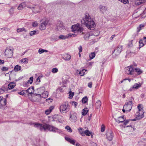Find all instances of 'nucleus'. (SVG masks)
Masks as SVG:
<instances>
[{
  "mask_svg": "<svg viewBox=\"0 0 146 146\" xmlns=\"http://www.w3.org/2000/svg\"><path fill=\"white\" fill-rule=\"evenodd\" d=\"M70 94L69 95V98L71 99L72 98L73 96L74 95V92H70Z\"/></svg>",
  "mask_w": 146,
  "mask_h": 146,
  "instance_id": "603ef678",
  "label": "nucleus"
},
{
  "mask_svg": "<svg viewBox=\"0 0 146 146\" xmlns=\"http://www.w3.org/2000/svg\"><path fill=\"white\" fill-rule=\"evenodd\" d=\"M78 49L79 50V53H80L82 52V48L81 46H80L78 48Z\"/></svg>",
  "mask_w": 146,
  "mask_h": 146,
  "instance_id": "69168bd1",
  "label": "nucleus"
},
{
  "mask_svg": "<svg viewBox=\"0 0 146 146\" xmlns=\"http://www.w3.org/2000/svg\"><path fill=\"white\" fill-rule=\"evenodd\" d=\"M58 71V68H53L52 69L51 72L52 73H57Z\"/></svg>",
  "mask_w": 146,
  "mask_h": 146,
  "instance_id": "de8ad7c7",
  "label": "nucleus"
},
{
  "mask_svg": "<svg viewBox=\"0 0 146 146\" xmlns=\"http://www.w3.org/2000/svg\"><path fill=\"white\" fill-rule=\"evenodd\" d=\"M119 1H120L121 2L123 3L124 4H125L129 3L128 0H118Z\"/></svg>",
  "mask_w": 146,
  "mask_h": 146,
  "instance_id": "864d4df0",
  "label": "nucleus"
},
{
  "mask_svg": "<svg viewBox=\"0 0 146 146\" xmlns=\"http://www.w3.org/2000/svg\"><path fill=\"white\" fill-rule=\"evenodd\" d=\"M76 36V35L75 34L69 33L65 36L63 35H60L59 36V38L62 40H65L66 38H68L72 37H75Z\"/></svg>",
  "mask_w": 146,
  "mask_h": 146,
  "instance_id": "1a4fd4ad",
  "label": "nucleus"
},
{
  "mask_svg": "<svg viewBox=\"0 0 146 146\" xmlns=\"http://www.w3.org/2000/svg\"><path fill=\"white\" fill-rule=\"evenodd\" d=\"M30 125H33L34 127L37 128L41 131H46V130L48 129L50 131L56 132L58 130L57 128L46 123L40 124L34 123H30Z\"/></svg>",
  "mask_w": 146,
  "mask_h": 146,
  "instance_id": "f257e3e1",
  "label": "nucleus"
},
{
  "mask_svg": "<svg viewBox=\"0 0 146 146\" xmlns=\"http://www.w3.org/2000/svg\"><path fill=\"white\" fill-rule=\"evenodd\" d=\"M28 60L26 58H23L20 61V63H24L25 64L27 63Z\"/></svg>",
  "mask_w": 146,
  "mask_h": 146,
  "instance_id": "e433bc0d",
  "label": "nucleus"
},
{
  "mask_svg": "<svg viewBox=\"0 0 146 146\" xmlns=\"http://www.w3.org/2000/svg\"><path fill=\"white\" fill-rule=\"evenodd\" d=\"M129 120H127L125 121L124 120V121L123 122L124 125H126L129 123Z\"/></svg>",
  "mask_w": 146,
  "mask_h": 146,
  "instance_id": "0e129e2a",
  "label": "nucleus"
},
{
  "mask_svg": "<svg viewBox=\"0 0 146 146\" xmlns=\"http://www.w3.org/2000/svg\"><path fill=\"white\" fill-rule=\"evenodd\" d=\"M44 88L42 87L37 89L38 92V93L42 94L44 91Z\"/></svg>",
  "mask_w": 146,
  "mask_h": 146,
  "instance_id": "f704fd0d",
  "label": "nucleus"
},
{
  "mask_svg": "<svg viewBox=\"0 0 146 146\" xmlns=\"http://www.w3.org/2000/svg\"><path fill=\"white\" fill-rule=\"evenodd\" d=\"M17 93L20 95L25 96L27 94L26 91L25 90H23L21 92H17Z\"/></svg>",
  "mask_w": 146,
  "mask_h": 146,
  "instance_id": "473e14b6",
  "label": "nucleus"
},
{
  "mask_svg": "<svg viewBox=\"0 0 146 146\" xmlns=\"http://www.w3.org/2000/svg\"><path fill=\"white\" fill-rule=\"evenodd\" d=\"M72 31L75 33L78 34L82 33L84 34V29L82 25L79 23H77L76 24L72 25L71 28Z\"/></svg>",
  "mask_w": 146,
  "mask_h": 146,
  "instance_id": "7ed1b4c3",
  "label": "nucleus"
},
{
  "mask_svg": "<svg viewBox=\"0 0 146 146\" xmlns=\"http://www.w3.org/2000/svg\"><path fill=\"white\" fill-rule=\"evenodd\" d=\"M77 114L75 113H71L70 115V119L72 121L76 122L77 119Z\"/></svg>",
  "mask_w": 146,
  "mask_h": 146,
  "instance_id": "2eb2a0df",
  "label": "nucleus"
},
{
  "mask_svg": "<svg viewBox=\"0 0 146 146\" xmlns=\"http://www.w3.org/2000/svg\"><path fill=\"white\" fill-rule=\"evenodd\" d=\"M33 80V77H31L29 79V80L28 81V82H27V83H26V85L27 84H28L29 83H30V84H32Z\"/></svg>",
  "mask_w": 146,
  "mask_h": 146,
  "instance_id": "37998d69",
  "label": "nucleus"
},
{
  "mask_svg": "<svg viewBox=\"0 0 146 146\" xmlns=\"http://www.w3.org/2000/svg\"><path fill=\"white\" fill-rule=\"evenodd\" d=\"M141 84L140 83L139 84H135L132 87H131L129 90V91H132L134 89H138L141 86Z\"/></svg>",
  "mask_w": 146,
  "mask_h": 146,
  "instance_id": "6ab92c4d",
  "label": "nucleus"
},
{
  "mask_svg": "<svg viewBox=\"0 0 146 146\" xmlns=\"http://www.w3.org/2000/svg\"><path fill=\"white\" fill-rule=\"evenodd\" d=\"M65 139L66 140L70 142V143L73 145L75 144V141L74 140L68 137H65Z\"/></svg>",
  "mask_w": 146,
  "mask_h": 146,
  "instance_id": "393cba45",
  "label": "nucleus"
},
{
  "mask_svg": "<svg viewBox=\"0 0 146 146\" xmlns=\"http://www.w3.org/2000/svg\"><path fill=\"white\" fill-rule=\"evenodd\" d=\"M106 135V138L110 141L112 139L114 136L113 132L111 130H109L107 131Z\"/></svg>",
  "mask_w": 146,
  "mask_h": 146,
  "instance_id": "f8f14e48",
  "label": "nucleus"
},
{
  "mask_svg": "<svg viewBox=\"0 0 146 146\" xmlns=\"http://www.w3.org/2000/svg\"><path fill=\"white\" fill-rule=\"evenodd\" d=\"M92 82H90L88 83V86L90 88H91L92 87Z\"/></svg>",
  "mask_w": 146,
  "mask_h": 146,
  "instance_id": "774afa93",
  "label": "nucleus"
},
{
  "mask_svg": "<svg viewBox=\"0 0 146 146\" xmlns=\"http://www.w3.org/2000/svg\"><path fill=\"white\" fill-rule=\"evenodd\" d=\"M72 105L74 106L76 108L77 105L78 103L77 102L74 101L72 102Z\"/></svg>",
  "mask_w": 146,
  "mask_h": 146,
  "instance_id": "13d9d810",
  "label": "nucleus"
},
{
  "mask_svg": "<svg viewBox=\"0 0 146 146\" xmlns=\"http://www.w3.org/2000/svg\"><path fill=\"white\" fill-rule=\"evenodd\" d=\"M15 8L14 7H12L9 11V12L11 15H12L14 13Z\"/></svg>",
  "mask_w": 146,
  "mask_h": 146,
  "instance_id": "4c0bfd02",
  "label": "nucleus"
},
{
  "mask_svg": "<svg viewBox=\"0 0 146 146\" xmlns=\"http://www.w3.org/2000/svg\"><path fill=\"white\" fill-rule=\"evenodd\" d=\"M95 56V54L94 52H92L89 55V57L91 59L94 58Z\"/></svg>",
  "mask_w": 146,
  "mask_h": 146,
  "instance_id": "c03bdc74",
  "label": "nucleus"
},
{
  "mask_svg": "<svg viewBox=\"0 0 146 146\" xmlns=\"http://www.w3.org/2000/svg\"><path fill=\"white\" fill-rule=\"evenodd\" d=\"M7 100L5 98H2L0 102V104L2 106H5L6 104Z\"/></svg>",
  "mask_w": 146,
  "mask_h": 146,
  "instance_id": "a878e982",
  "label": "nucleus"
},
{
  "mask_svg": "<svg viewBox=\"0 0 146 146\" xmlns=\"http://www.w3.org/2000/svg\"><path fill=\"white\" fill-rule=\"evenodd\" d=\"M38 25V23L36 21H35L32 23V26L33 27H36Z\"/></svg>",
  "mask_w": 146,
  "mask_h": 146,
  "instance_id": "052dcab7",
  "label": "nucleus"
},
{
  "mask_svg": "<svg viewBox=\"0 0 146 146\" xmlns=\"http://www.w3.org/2000/svg\"><path fill=\"white\" fill-rule=\"evenodd\" d=\"M86 71V70L84 69H82L80 71H79L78 70H77V73L78 72L79 74L81 76H83L84 74Z\"/></svg>",
  "mask_w": 146,
  "mask_h": 146,
  "instance_id": "7c9ffc66",
  "label": "nucleus"
},
{
  "mask_svg": "<svg viewBox=\"0 0 146 146\" xmlns=\"http://www.w3.org/2000/svg\"><path fill=\"white\" fill-rule=\"evenodd\" d=\"M144 112L143 111H141L140 112L139 110L136 114V118L137 119H140L144 117Z\"/></svg>",
  "mask_w": 146,
  "mask_h": 146,
  "instance_id": "4468645a",
  "label": "nucleus"
},
{
  "mask_svg": "<svg viewBox=\"0 0 146 146\" xmlns=\"http://www.w3.org/2000/svg\"><path fill=\"white\" fill-rule=\"evenodd\" d=\"M37 31H31L30 33V35L31 36H32L33 35H35L36 34Z\"/></svg>",
  "mask_w": 146,
  "mask_h": 146,
  "instance_id": "8fccbe9b",
  "label": "nucleus"
},
{
  "mask_svg": "<svg viewBox=\"0 0 146 146\" xmlns=\"http://www.w3.org/2000/svg\"><path fill=\"white\" fill-rule=\"evenodd\" d=\"M134 72H137L138 75L141 74L142 73V71L139 68H134Z\"/></svg>",
  "mask_w": 146,
  "mask_h": 146,
  "instance_id": "c756f323",
  "label": "nucleus"
},
{
  "mask_svg": "<svg viewBox=\"0 0 146 146\" xmlns=\"http://www.w3.org/2000/svg\"><path fill=\"white\" fill-rule=\"evenodd\" d=\"M21 68V67L18 65H17L15 66L14 68V70L15 72H17L20 70Z\"/></svg>",
  "mask_w": 146,
  "mask_h": 146,
  "instance_id": "58836bf2",
  "label": "nucleus"
},
{
  "mask_svg": "<svg viewBox=\"0 0 146 146\" xmlns=\"http://www.w3.org/2000/svg\"><path fill=\"white\" fill-rule=\"evenodd\" d=\"M41 94L38 93V94H36V93H35L34 95L35 96H37L39 98H40L42 96H41Z\"/></svg>",
  "mask_w": 146,
  "mask_h": 146,
  "instance_id": "e2e57ef3",
  "label": "nucleus"
},
{
  "mask_svg": "<svg viewBox=\"0 0 146 146\" xmlns=\"http://www.w3.org/2000/svg\"><path fill=\"white\" fill-rule=\"evenodd\" d=\"M1 70L3 71H6L8 70V68L7 67L4 66L1 68Z\"/></svg>",
  "mask_w": 146,
  "mask_h": 146,
  "instance_id": "680f3d73",
  "label": "nucleus"
},
{
  "mask_svg": "<svg viewBox=\"0 0 146 146\" xmlns=\"http://www.w3.org/2000/svg\"><path fill=\"white\" fill-rule=\"evenodd\" d=\"M70 109V105L68 102H65L63 103L60 106L59 110L62 113L64 112H68Z\"/></svg>",
  "mask_w": 146,
  "mask_h": 146,
  "instance_id": "20e7f679",
  "label": "nucleus"
},
{
  "mask_svg": "<svg viewBox=\"0 0 146 146\" xmlns=\"http://www.w3.org/2000/svg\"><path fill=\"white\" fill-rule=\"evenodd\" d=\"M136 4L137 5H141V4H142V2H141V1H140V0H139L138 1H137V2L136 3Z\"/></svg>",
  "mask_w": 146,
  "mask_h": 146,
  "instance_id": "338daca9",
  "label": "nucleus"
},
{
  "mask_svg": "<svg viewBox=\"0 0 146 146\" xmlns=\"http://www.w3.org/2000/svg\"><path fill=\"white\" fill-rule=\"evenodd\" d=\"M16 86V83L15 82H12L9 84L8 85V88L9 89H11L14 88Z\"/></svg>",
  "mask_w": 146,
  "mask_h": 146,
  "instance_id": "4be33fe9",
  "label": "nucleus"
},
{
  "mask_svg": "<svg viewBox=\"0 0 146 146\" xmlns=\"http://www.w3.org/2000/svg\"><path fill=\"white\" fill-rule=\"evenodd\" d=\"M133 40H132L131 41H129V43L128 44V48L129 47H132V41Z\"/></svg>",
  "mask_w": 146,
  "mask_h": 146,
  "instance_id": "3c124183",
  "label": "nucleus"
},
{
  "mask_svg": "<svg viewBox=\"0 0 146 146\" xmlns=\"http://www.w3.org/2000/svg\"><path fill=\"white\" fill-rule=\"evenodd\" d=\"M139 146H146V140L144 138H142L140 141L138 142Z\"/></svg>",
  "mask_w": 146,
  "mask_h": 146,
  "instance_id": "f3484780",
  "label": "nucleus"
},
{
  "mask_svg": "<svg viewBox=\"0 0 146 146\" xmlns=\"http://www.w3.org/2000/svg\"><path fill=\"white\" fill-rule=\"evenodd\" d=\"M100 12L103 14L106 13L108 11L107 7L106 6L100 5L98 7Z\"/></svg>",
  "mask_w": 146,
  "mask_h": 146,
  "instance_id": "dca6fc26",
  "label": "nucleus"
},
{
  "mask_svg": "<svg viewBox=\"0 0 146 146\" xmlns=\"http://www.w3.org/2000/svg\"><path fill=\"white\" fill-rule=\"evenodd\" d=\"M105 127L104 125H102L101 126V132H103L105 131Z\"/></svg>",
  "mask_w": 146,
  "mask_h": 146,
  "instance_id": "4d7b16f0",
  "label": "nucleus"
},
{
  "mask_svg": "<svg viewBox=\"0 0 146 146\" xmlns=\"http://www.w3.org/2000/svg\"><path fill=\"white\" fill-rule=\"evenodd\" d=\"M57 22L56 29L57 31H60L63 29V23L59 20H57Z\"/></svg>",
  "mask_w": 146,
  "mask_h": 146,
  "instance_id": "9b49d317",
  "label": "nucleus"
},
{
  "mask_svg": "<svg viewBox=\"0 0 146 146\" xmlns=\"http://www.w3.org/2000/svg\"><path fill=\"white\" fill-rule=\"evenodd\" d=\"M27 94L28 95H32L34 92V87H31L29 88L27 90H26Z\"/></svg>",
  "mask_w": 146,
  "mask_h": 146,
  "instance_id": "a211bd4d",
  "label": "nucleus"
},
{
  "mask_svg": "<svg viewBox=\"0 0 146 146\" xmlns=\"http://www.w3.org/2000/svg\"><path fill=\"white\" fill-rule=\"evenodd\" d=\"M145 26L143 24H140L137 28V32L139 33L141 30L143 29Z\"/></svg>",
  "mask_w": 146,
  "mask_h": 146,
  "instance_id": "c85d7f7f",
  "label": "nucleus"
},
{
  "mask_svg": "<svg viewBox=\"0 0 146 146\" xmlns=\"http://www.w3.org/2000/svg\"><path fill=\"white\" fill-rule=\"evenodd\" d=\"M84 134H85L87 136H90L91 134V132L88 130H86L84 132Z\"/></svg>",
  "mask_w": 146,
  "mask_h": 146,
  "instance_id": "79ce46f5",
  "label": "nucleus"
},
{
  "mask_svg": "<svg viewBox=\"0 0 146 146\" xmlns=\"http://www.w3.org/2000/svg\"><path fill=\"white\" fill-rule=\"evenodd\" d=\"M82 23H83L88 29L93 30L96 26L95 23L91 18L88 13H86L85 15V18L82 20Z\"/></svg>",
  "mask_w": 146,
  "mask_h": 146,
  "instance_id": "f03ea898",
  "label": "nucleus"
},
{
  "mask_svg": "<svg viewBox=\"0 0 146 146\" xmlns=\"http://www.w3.org/2000/svg\"><path fill=\"white\" fill-rule=\"evenodd\" d=\"M65 128L66 129L67 131L69 132H71L72 131L71 128L68 126H66L65 127Z\"/></svg>",
  "mask_w": 146,
  "mask_h": 146,
  "instance_id": "49530a36",
  "label": "nucleus"
},
{
  "mask_svg": "<svg viewBox=\"0 0 146 146\" xmlns=\"http://www.w3.org/2000/svg\"><path fill=\"white\" fill-rule=\"evenodd\" d=\"M44 52V49L42 48H40L38 50V52L40 54Z\"/></svg>",
  "mask_w": 146,
  "mask_h": 146,
  "instance_id": "6e6d98bb",
  "label": "nucleus"
},
{
  "mask_svg": "<svg viewBox=\"0 0 146 146\" xmlns=\"http://www.w3.org/2000/svg\"><path fill=\"white\" fill-rule=\"evenodd\" d=\"M54 106H50L48 109H47L45 111V113L47 115H48L52 111V110L54 109Z\"/></svg>",
  "mask_w": 146,
  "mask_h": 146,
  "instance_id": "5701e85b",
  "label": "nucleus"
},
{
  "mask_svg": "<svg viewBox=\"0 0 146 146\" xmlns=\"http://www.w3.org/2000/svg\"><path fill=\"white\" fill-rule=\"evenodd\" d=\"M133 99V97H131L130 101L126 102L123 106V108L126 109L127 112H129L133 106L132 102Z\"/></svg>",
  "mask_w": 146,
  "mask_h": 146,
  "instance_id": "39448f33",
  "label": "nucleus"
},
{
  "mask_svg": "<svg viewBox=\"0 0 146 146\" xmlns=\"http://www.w3.org/2000/svg\"><path fill=\"white\" fill-rule=\"evenodd\" d=\"M71 58V56L68 54H66L64 56L62 57V58L65 60H69Z\"/></svg>",
  "mask_w": 146,
  "mask_h": 146,
  "instance_id": "bb28decb",
  "label": "nucleus"
},
{
  "mask_svg": "<svg viewBox=\"0 0 146 146\" xmlns=\"http://www.w3.org/2000/svg\"><path fill=\"white\" fill-rule=\"evenodd\" d=\"M116 121L118 123L123 122L124 121V116H123L119 117L118 119H115Z\"/></svg>",
  "mask_w": 146,
  "mask_h": 146,
  "instance_id": "412c9836",
  "label": "nucleus"
},
{
  "mask_svg": "<svg viewBox=\"0 0 146 146\" xmlns=\"http://www.w3.org/2000/svg\"><path fill=\"white\" fill-rule=\"evenodd\" d=\"M92 35L89 33H87L84 35V38L85 40H88L90 36Z\"/></svg>",
  "mask_w": 146,
  "mask_h": 146,
  "instance_id": "72a5a7b5",
  "label": "nucleus"
},
{
  "mask_svg": "<svg viewBox=\"0 0 146 146\" xmlns=\"http://www.w3.org/2000/svg\"><path fill=\"white\" fill-rule=\"evenodd\" d=\"M48 21L46 19H42L40 21L41 24L39 26V29L41 30H43L45 29L47 25Z\"/></svg>",
  "mask_w": 146,
  "mask_h": 146,
  "instance_id": "423d86ee",
  "label": "nucleus"
},
{
  "mask_svg": "<svg viewBox=\"0 0 146 146\" xmlns=\"http://www.w3.org/2000/svg\"><path fill=\"white\" fill-rule=\"evenodd\" d=\"M143 42L146 43V37L145 36H144L143 37V39H140L139 41L140 48L143 46L144 45Z\"/></svg>",
  "mask_w": 146,
  "mask_h": 146,
  "instance_id": "aec40b11",
  "label": "nucleus"
},
{
  "mask_svg": "<svg viewBox=\"0 0 146 146\" xmlns=\"http://www.w3.org/2000/svg\"><path fill=\"white\" fill-rule=\"evenodd\" d=\"M5 54L8 58H11L13 56V52L11 49L7 48L5 50Z\"/></svg>",
  "mask_w": 146,
  "mask_h": 146,
  "instance_id": "6e6552de",
  "label": "nucleus"
},
{
  "mask_svg": "<svg viewBox=\"0 0 146 146\" xmlns=\"http://www.w3.org/2000/svg\"><path fill=\"white\" fill-rule=\"evenodd\" d=\"M28 7L31 9L33 12L35 13H39L40 11L41 7L38 5H36L33 7Z\"/></svg>",
  "mask_w": 146,
  "mask_h": 146,
  "instance_id": "ddd939ff",
  "label": "nucleus"
},
{
  "mask_svg": "<svg viewBox=\"0 0 146 146\" xmlns=\"http://www.w3.org/2000/svg\"><path fill=\"white\" fill-rule=\"evenodd\" d=\"M138 109L140 111H143V107L142 105L141 104H139L137 106Z\"/></svg>",
  "mask_w": 146,
  "mask_h": 146,
  "instance_id": "09e8293b",
  "label": "nucleus"
},
{
  "mask_svg": "<svg viewBox=\"0 0 146 146\" xmlns=\"http://www.w3.org/2000/svg\"><path fill=\"white\" fill-rule=\"evenodd\" d=\"M88 98L86 96L84 97L82 99V101L83 103L85 104L87 102Z\"/></svg>",
  "mask_w": 146,
  "mask_h": 146,
  "instance_id": "ea45409f",
  "label": "nucleus"
},
{
  "mask_svg": "<svg viewBox=\"0 0 146 146\" xmlns=\"http://www.w3.org/2000/svg\"><path fill=\"white\" fill-rule=\"evenodd\" d=\"M101 104V101L100 100H98L95 104V106L96 108L98 109L100 108Z\"/></svg>",
  "mask_w": 146,
  "mask_h": 146,
  "instance_id": "cd10ccee",
  "label": "nucleus"
},
{
  "mask_svg": "<svg viewBox=\"0 0 146 146\" xmlns=\"http://www.w3.org/2000/svg\"><path fill=\"white\" fill-rule=\"evenodd\" d=\"M82 129L81 128H79L78 129V130L80 132V133L82 135H84V132L83 131H82V132H81V131H82Z\"/></svg>",
  "mask_w": 146,
  "mask_h": 146,
  "instance_id": "bf43d9fd",
  "label": "nucleus"
},
{
  "mask_svg": "<svg viewBox=\"0 0 146 146\" xmlns=\"http://www.w3.org/2000/svg\"><path fill=\"white\" fill-rule=\"evenodd\" d=\"M17 33L21 32L23 31H26L24 28H18L17 29Z\"/></svg>",
  "mask_w": 146,
  "mask_h": 146,
  "instance_id": "a19ab883",
  "label": "nucleus"
},
{
  "mask_svg": "<svg viewBox=\"0 0 146 146\" xmlns=\"http://www.w3.org/2000/svg\"><path fill=\"white\" fill-rule=\"evenodd\" d=\"M43 76L42 74L40 75L39 76H38V77L36 79V84H38L39 83V82H40V79L42 77H43Z\"/></svg>",
  "mask_w": 146,
  "mask_h": 146,
  "instance_id": "c9c22d12",
  "label": "nucleus"
},
{
  "mask_svg": "<svg viewBox=\"0 0 146 146\" xmlns=\"http://www.w3.org/2000/svg\"><path fill=\"white\" fill-rule=\"evenodd\" d=\"M42 94V97L44 98H46L48 95V92L47 91H44Z\"/></svg>",
  "mask_w": 146,
  "mask_h": 146,
  "instance_id": "2f4dec72",
  "label": "nucleus"
},
{
  "mask_svg": "<svg viewBox=\"0 0 146 146\" xmlns=\"http://www.w3.org/2000/svg\"><path fill=\"white\" fill-rule=\"evenodd\" d=\"M26 6V4L25 2L21 3L18 7V9L19 10H22L23 8Z\"/></svg>",
  "mask_w": 146,
  "mask_h": 146,
  "instance_id": "b1692460",
  "label": "nucleus"
},
{
  "mask_svg": "<svg viewBox=\"0 0 146 146\" xmlns=\"http://www.w3.org/2000/svg\"><path fill=\"white\" fill-rule=\"evenodd\" d=\"M123 46L122 45H119L114 50L113 52V54H115V55L117 56L122 51Z\"/></svg>",
  "mask_w": 146,
  "mask_h": 146,
  "instance_id": "9d476101",
  "label": "nucleus"
},
{
  "mask_svg": "<svg viewBox=\"0 0 146 146\" xmlns=\"http://www.w3.org/2000/svg\"><path fill=\"white\" fill-rule=\"evenodd\" d=\"M86 109L87 108H86V110L84 109L82 110V115H85L87 114L88 111Z\"/></svg>",
  "mask_w": 146,
  "mask_h": 146,
  "instance_id": "a18cd8bd",
  "label": "nucleus"
},
{
  "mask_svg": "<svg viewBox=\"0 0 146 146\" xmlns=\"http://www.w3.org/2000/svg\"><path fill=\"white\" fill-rule=\"evenodd\" d=\"M138 33H137V32L136 33H134L133 35H132V38L133 39H135L137 36H138Z\"/></svg>",
  "mask_w": 146,
  "mask_h": 146,
  "instance_id": "5fc2aeb1",
  "label": "nucleus"
},
{
  "mask_svg": "<svg viewBox=\"0 0 146 146\" xmlns=\"http://www.w3.org/2000/svg\"><path fill=\"white\" fill-rule=\"evenodd\" d=\"M134 68L132 66L126 67L125 70L126 73L128 74L133 75L134 74Z\"/></svg>",
  "mask_w": 146,
  "mask_h": 146,
  "instance_id": "0eeeda50",
  "label": "nucleus"
}]
</instances>
